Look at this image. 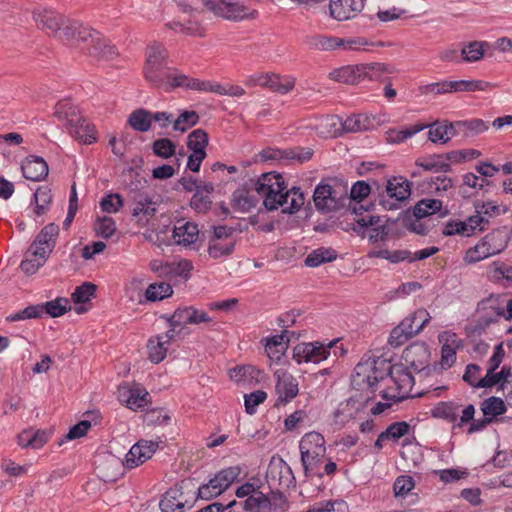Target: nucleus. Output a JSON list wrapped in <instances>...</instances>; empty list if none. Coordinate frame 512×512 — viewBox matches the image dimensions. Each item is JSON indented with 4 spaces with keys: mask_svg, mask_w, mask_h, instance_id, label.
<instances>
[{
    "mask_svg": "<svg viewBox=\"0 0 512 512\" xmlns=\"http://www.w3.org/2000/svg\"><path fill=\"white\" fill-rule=\"evenodd\" d=\"M483 416H501L506 412L504 401L498 397H489L481 403Z\"/></svg>",
    "mask_w": 512,
    "mask_h": 512,
    "instance_id": "4d7b16f0",
    "label": "nucleus"
},
{
    "mask_svg": "<svg viewBox=\"0 0 512 512\" xmlns=\"http://www.w3.org/2000/svg\"><path fill=\"white\" fill-rule=\"evenodd\" d=\"M209 144V137L203 129H194V173L200 171L202 161L206 158V147Z\"/></svg>",
    "mask_w": 512,
    "mask_h": 512,
    "instance_id": "58836bf2",
    "label": "nucleus"
},
{
    "mask_svg": "<svg viewBox=\"0 0 512 512\" xmlns=\"http://www.w3.org/2000/svg\"><path fill=\"white\" fill-rule=\"evenodd\" d=\"M402 359L415 371L422 372L428 368L430 350L425 343L415 342L404 349Z\"/></svg>",
    "mask_w": 512,
    "mask_h": 512,
    "instance_id": "a211bd4d",
    "label": "nucleus"
},
{
    "mask_svg": "<svg viewBox=\"0 0 512 512\" xmlns=\"http://www.w3.org/2000/svg\"><path fill=\"white\" fill-rule=\"evenodd\" d=\"M156 203L147 195H139L134 201L132 216L139 227H145L156 213Z\"/></svg>",
    "mask_w": 512,
    "mask_h": 512,
    "instance_id": "bb28decb",
    "label": "nucleus"
},
{
    "mask_svg": "<svg viewBox=\"0 0 512 512\" xmlns=\"http://www.w3.org/2000/svg\"><path fill=\"white\" fill-rule=\"evenodd\" d=\"M479 317L475 325L468 332L469 338L480 337L486 332L487 327L499 321L504 316V307L500 306L497 299L488 298L479 303Z\"/></svg>",
    "mask_w": 512,
    "mask_h": 512,
    "instance_id": "0eeeda50",
    "label": "nucleus"
},
{
    "mask_svg": "<svg viewBox=\"0 0 512 512\" xmlns=\"http://www.w3.org/2000/svg\"><path fill=\"white\" fill-rule=\"evenodd\" d=\"M33 18L38 28L50 31L55 35L60 26L65 24V16L50 9H36Z\"/></svg>",
    "mask_w": 512,
    "mask_h": 512,
    "instance_id": "a878e982",
    "label": "nucleus"
},
{
    "mask_svg": "<svg viewBox=\"0 0 512 512\" xmlns=\"http://www.w3.org/2000/svg\"><path fill=\"white\" fill-rule=\"evenodd\" d=\"M385 189L387 196L397 202L408 199L411 193L410 182L403 177H393L388 180Z\"/></svg>",
    "mask_w": 512,
    "mask_h": 512,
    "instance_id": "473e14b6",
    "label": "nucleus"
},
{
    "mask_svg": "<svg viewBox=\"0 0 512 512\" xmlns=\"http://www.w3.org/2000/svg\"><path fill=\"white\" fill-rule=\"evenodd\" d=\"M386 72H389L386 65L381 63L356 64L335 68L328 77L342 84L358 85L366 79L377 81Z\"/></svg>",
    "mask_w": 512,
    "mask_h": 512,
    "instance_id": "20e7f679",
    "label": "nucleus"
},
{
    "mask_svg": "<svg viewBox=\"0 0 512 512\" xmlns=\"http://www.w3.org/2000/svg\"><path fill=\"white\" fill-rule=\"evenodd\" d=\"M23 176L31 181H41L48 175L46 161L38 156H30L25 159L21 166Z\"/></svg>",
    "mask_w": 512,
    "mask_h": 512,
    "instance_id": "7c9ffc66",
    "label": "nucleus"
},
{
    "mask_svg": "<svg viewBox=\"0 0 512 512\" xmlns=\"http://www.w3.org/2000/svg\"><path fill=\"white\" fill-rule=\"evenodd\" d=\"M368 404L369 402L366 398H350L345 405L336 411L335 416H340L341 414L346 416L367 414Z\"/></svg>",
    "mask_w": 512,
    "mask_h": 512,
    "instance_id": "de8ad7c7",
    "label": "nucleus"
},
{
    "mask_svg": "<svg viewBox=\"0 0 512 512\" xmlns=\"http://www.w3.org/2000/svg\"><path fill=\"white\" fill-rule=\"evenodd\" d=\"M48 440V434L42 430H23L18 435V444L24 448L40 449Z\"/></svg>",
    "mask_w": 512,
    "mask_h": 512,
    "instance_id": "c9c22d12",
    "label": "nucleus"
},
{
    "mask_svg": "<svg viewBox=\"0 0 512 512\" xmlns=\"http://www.w3.org/2000/svg\"><path fill=\"white\" fill-rule=\"evenodd\" d=\"M426 128H429L428 131V139L433 143L440 142L441 144H446L449 142V137H447V130L444 127L443 121H436L432 124H425Z\"/></svg>",
    "mask_w": 512,
    "mask_h": 512,
    "instance_id": "e2e57ef3",
    "label": "nucleus"
},
{
    "mask_svg": "<svg viewBox=\"0 0 512 512\" xmlns=\"http://www.w3.org/2000/svg\"><path fill=\"white\" fill-rule=\"evenodd\" d=\"M214 186L211 183H204L194 179V210L205 212L212 203L211 194Z\"/></svg>",
    "mask_w": 512,
    "mask_h": 512,
    "instance_id": "2f4dec72",
    "label": "nucleus"
},
{
    "mask_svg": "<svg viewBox=\"0 0 512 512\" xmlns=\"http://www.w3.org/2000/svg\"><path fill=\"white\" fill-rule=\"evenodd\" d=\"M426 128L425 124H416L411 127H406L401 130L390 129L387 131V141L389 143H401L406 139L412 137L416 133L424 130Z\"/></svg>",
    "mask_w": 512,
    "mask_h": 512,
    "instance_id": "864d4df0",
    "label": "nucleus"
},
{
    "mask_svg": "<svg viewBox=\"0 0 512 512\" xmlns=\"http://www.w3.org/2000/svg\"><path fill=\"white\" fill-rule=\"evenodd\" d=\"M228 376L230 380L239 385H254L261 381L263 372L253 365L243 364L230 368Z\"/></svg>",
    "mask_w": 512,
    "mask_h": 512,
    "instance_id": "b1692460",
    "label": "nucleus"
},
{
    "mask_svg": "<svg viewBox=\"0 0 512 512\" xmlns=\"http://www.w3.org/2000/svg\"><path fill=\"white\" fill-rule=\"evenodd\" d=\"M474 416L475 407L472 404L467 405L461 410V405L453 401L440 402L432 410L431 416Z\"/></svg>",
    "mask_w": 512,
    "mask_h": 512,
    "instance_id": "f704fd0d",
    "label": "nucleus"
},
{
    "mask_svg": "<svg viewBox=\"0 0 512 512\" xmlns=\"http://www.w3.org/2000/svg\"><path fill=\"white\" fill-rule=\"evenodd\" d=\"M415 486L411 476L401 475L396 478L393 490L396 497H405Z\"/></svg>",
    "mask_w": 512,
    "mask_h": 512,
    "instance_id": "774afa93",
    "label": "nucleus"
},
{
    "mask_svg": "<svg viewBox=\"0 0 512 512\" xmlns=\"http://www.w3.org/2000/svg\"><path fill=\"white\" fill-rule=\"evenodd\" d=\"M437 212H440L442 217L448 214V210L442 212V201L438 199H422L413 208V215L417 219L433 215Z\"/></svg>",
    "mask_w": 512,
    "mask_h": 512,
    "instance_id": "ea45409f",
    "label": "nucleus"
},
{
    "mask_svg": "<svg viewBox=\"0 0 512 512\" xmlns=\"http://www.w3.org/2000/svg\"><path fill=\"white\" fill-rule=\"evenodd\" d=\"M266 481L272 492L280 496L295 484V477L290 466L283 460L270 463L266 472Z\"/></svg>",
    "mask_w": 512,
    "mask_h": 512,
    "instance_id": "9d476101",
    "label": "nucleus"
},
{
    "mask_svg": "<svg viewBox=\"0 0 512 512\" xmlns=\"http://www.w3.org/2000/svg\"><path fill=\"white\" fill-rule=\"evenodd\" d=\"M337 258V251L330 247H319L311 251L304 263L308 267H318L324 263L332 262Z\"/></svg>",
    "mask_w": 512,
    "mask_h": 512,
    "instance_id": "a19ab883",
    "label": "nucleus"
},
{
    "mask_svg": "<svg viewBox=\"0 0 512 512\" xmlns=\"http://www.w3.org/2000/svg\"><path fill=\"white\" fill-rule=\"evenodd\" d=\"M244 509L251 512H270L269 498L262 492H255L244 501Z\"/></svg>",
    "mask_w": 512,
    "mask_h": 512,
    "instance_id": "8fccbe9b",
    "label": "nucleus"
},
{
    "mask_svg": "<svg viewBox=\"0 0 512 512\" xmlns=\"http://www.w3.org/2000/svg\"><path fill=\"white\" fill-rule=\"evenodd\" d=\"M416 165L430 172H450V164L443 161L442 154H434L416 160Z\"/></svg>",
    "mask_w": 512,
    "mask_h": 512,
    "instance_id": "49530a36",
    "label": "nucleus"
},
{
    "mask_svg": "<svg viewBox=\"0 0 512 512\" xmlns=\"http://www.w3.org/2000/svg\"><path fill=\"white\" fill-rule=\"evenodd\" d=\"M395 364L382 357L362 359L354 368L353 382L373 389L386 377L391 378Z\"/></svg>",
    "mask_w": 512,
    "mask_h": 512,
    "instance_id": "39448f33",
    "label": "nucleus"
},
{
    "mask_svg": "<svg viewBox=\"0 0 512 512\" xmlns=\"http://www.w3.org/2000/svg\"><path fill=\"white\" fill-rule=\"evenodd\" d=\"M158 449V443L148 440H139L135 443L125 456L123 465L126 469L132 470L152 458Z\"/></svg>",
    "mask_w": 512,
    "mask_h": 512,
    "instance_id": "dca6fc26",
    "label": "nucleus"
},
{
    "mask_svg": "<svg viewBox=\"0 0 512 512\" xmlns=\"http://www.w3.org/2000/svg\"><path fill=\"white\" fill-rule=\"evenodd\" d=\"M166 50L158 43H153L146 50L143 68L145 79L152 85L165 90L189 85V79L175 69L166 67Z\"/></svg>",
    "mask_w": 512,
    "mask_h": 512,
    "instance_id": "f03ea898",
    "label": "nucleus"
},
{
    "mask_svg": "<svg viewBox=\"0 0 512 512\" xmlns=\"http://www.w3.org/2000/svg\"><path fill=\"white\" fill-rule=\"evenodd\" d=\"M452 81L444 80L440 82L430 83L420 87V93L423 95L434 94L441 95L446 93H452Z\"/></svg>",
    "mask_w": 512,
    "mask_h": 512,
    "instance_id": "0e129e2a",
    "label": "nucleus"
},
{
    "mask_svg": "<svg viewBox=\"0 0 512 512\" xmlns=\"http://www.w3.org/2000/svg\"><path fill=\"white\" fill-rule=\"evenodd\" d=\"M173 295V288L168 282H155L148 285L144 296L147 302H158Z\"/></svg>",
    "mask_w": 512,
    "mask_h": 512,
    "instance_id": "79ce46f5",
    "label": "nucleus"
},
{
    "mask_svg": "<svg viewBox=\"0 0 512 512\" xmlns=\"http://www.w3.org/2000/svg\"><path fill=\"white\" fill-rule=\"evenodd\" d=\"M301 462L305 475H319L318 469L326 455L324 437L315 431L306 433L299 442Z\"/></svg>",
    "mask_w": 512,
    "mask_h": 512,
    "instance_id": "423d86ee",
    "label": "nucleus"
},
{
    "mask_svg": "<svg viewBox=\"0 0 512 512\" xmlns=\"http://www.w3.org/2000/svg\"><path fill=\"white\" fill-rule=\"evenodd\" d=\"M490 256H492L490 249L482 240L481 242H479L477 245H475L473 248H470L466 252L465 260L468 263H476Z\"/></svg>",
    "mask_w": 512,
    "mask_h": 512,
    "instance_id": "338daca9",
    "label": "nucleus"
},
{
    "mask_svg": "<svg viewBox=\"0 0 512 512\" xmlns=\"http://www.w3.org/2000/svg\"><path fill=\"white\" fill-rule=\"evenodd\" d=\"M440 342L444 341L441 348L440 366L443 370L450 368L456 361V353L462 347V341L455 333L444 332L439 337Z\"/></svg>",
    "mask_w": 512,
    "mask_h": 512,
    "instance_id": "5701e85b",
    "label": "nucleus"
},
{
    "mask_svg": "<svg viewBox=\"0 0 512 512\" xmlns=\"http://www.w3.org/2000/svg\"><path fill=\"white\" fill-rule=\"evenodd\" d=\"M43 316V307L39 304L30 305L23 310L11 313L6 317L8 322L23 321L28 319H38Z\"/></svg>",
    "mask_w": 512,
    "mask_h": 512,
    "instance_id": "6e6d98bb",
    "label": "nucleus"
},
{
    "mask_svg": "<svg viewBox=\"0 0 512 512\" xmlns=\"http://www.w3.org/2000/svg\"><path fill=\"white\" fill-rule=\"evenodd\" d=\"M485 42L473 41L461 49V55L466 62H476L484 55Z\"/></svg>",
    "mask_w": 512,
    "mask_h": 512,
    "instance_id": "13d9d810",
    "label": "nucleus"
},
{
    "mask_svg": "<svg viewBox=\"0 0 512 512\" xmlns=\"http://www.w3.org/2000/svg\"><path fill=\"white\" fill-rule=\"evenodd\" d=\"M337 342L338 339L332 340L328 344L319 341L297 344L293 349V359L298 364L302 362L319 363L330 356L331 349L336 346Z\"/></svg>",
    "mask_w": 512,
    "mask_h": 512,
    "instance_id": "6e6552de",
    "label": "nucleus"
},
{
    "mask_svg": "<svg viewBox=\"0 0 512 512\" xmlns=\"http://www.w3.org/2000/svg\"><path fill=\"white\" fill-rule=\"evenodd\" d=\"M430 316L426 310H418L413 315L406 317L400 323L401 327L408 333V336H415L429 322Z\"/></svg>",
    "mask_w": 512,
    "mask_h": 512,
    "instance_id": "e433bc0d",
    "label": "nucleus"
},
{
    "mask_svg": "<svg viewBox=\"0 0 512 512\" xmlns=\"http://www.w3.org/2000/svg\"><path fill=\"white\" fill-rule=\"evenodd\" d=\"M172 340L175 339L169 337L168 333L150 337L146 345L148 359L154 364L162 362L166 358L168 346Z\"/></svg>",
    "mask_w": 512,
    "mask_h": 512,
    "instance_id": "cd10ccee",
    "label": "nucleus"
},
{
    "mask_svg": "<svg viewBox=\"0 0 512 512\" xmlns=\"http://www.w3.org/2000/svg\"><path fill=\"white\" fill-rule=\"evenodd\" d=\"M275 375L277 376L275 390L278 395L276 406H278L295 398L298 395L299 389L297 379L290 373L277 371Z\"/></svg>",
    "mask_w": 512,
    "mask_h": 512,
    "instance_id": "412c9836",
    "label": "nucleus"
},
{
    "mask_svg": "<svg viewBox=\"0 0 512 512\" xmlns=\"http://www.w3.org/2000/svg\"><path fill=\"white\" fill-rule=\"evenodd\" d=\"M52 194L51 190L47 187H40L34 193V208L33 213L36 217L44 215L51 204Z\"/></svg>",
    "mask_w": 512,
    "mask_h": 512,
    "instance_id": "09e8293b",
    "label": "nucleus"
},
{
    "mask_svg": "<svg viewBox=\"0 0 512 512\" xmlns=\"http://www.w3.org/2000/svg\"><path fill=\"white\" fill-rule=\"evenodd\" d=\"M390 379L395 384L399 399L410 396L414 385V377L406 366H404L402 363L395 364L394 369H392V375Z\"/></svg>",
    "mask_w": 512,
    "mask_h": 512,
    "instance_id": "c85d7f7f",
    "label": "nucleus"
},
{
    "mask_svg": "<svg viewBox=\"0 0 512 512\" xmlns=\"http://www.w3.org/2000/svg\"><path fill=\"white\" fill-rule=\"evenodd\" d=\"M411 432V426L405 421L394 422L389 425L385 431L381 432L377 440L375 441L374 447L379 451L383 448L386 441L397 442L403 438L402 445L408 446L412 444L410 437H407Z\"/></svg>",
    "mask_w": 512,
    "mask_h": 512,
    "instance_id": "aec40b11",
    "label": "nucleus"
},
{
    "mask_svg": "<svg viewBox=\"0 0 512 512\" xmlns=\"http://www.w3.org/2000/svg\"><path fill=\"white\" fill-rule=\"evenodd\" d=\"M80 36L84 42L88 43V54L98 60H113L118 56L116 48L104 39L101 34L93 29L80 31Z\"/></svg>",
    "mask_w": 512,
    "mask_h": 512,
    "instance_id": "9b49d317",
    "label": "nucleus"
},
{
    "mask_svg": "<svg viewBox=\"0 0 512 512\" xmlns=\"http://www.w3.org/2000/svg\"><path fill=\"white\" fill-rule=\"evenodd\" d=\"M235 249V241L228 240L223 241L220 239L211 238L208 244V254L213 259H219L221 257L230 256Z\"/></svg>",
    "mask_w": 512,
    "mask_h": 512,
    "instance_id": "a18cd8bd",
    "label": "nucleus"
},
{
    "mask_svg": "<svg viewBox=\"0 0 512 512\" xmlns=\"http://www.w3.org/2000/svg\"><path fill=\"white\" fill-rule=\"evenodd\" d=\"M305 42L311 49L319 51H332L338 48L355 50L358 46L366 44L362 38L344 40L335 36L320 34L307 37Z\"/></svg>",
    "mask_w": 512,
    "mask_h": 512,
    "instance_id": "ddd939ff",
    "label": "nucleus"
},
{
    "mask_svg": "<svg viewBox=\"0 0 512 512\" xmlns=\"http://www.w3.org/2000/svg\"><path fill=\"white\" fill-rule=\"evenodd\" d=\"M67 129L69 134L81 143L92 144L97 140L95 126L83 117L69 119Z\"/></svg>",
    "mask_w": 512,
    "mask_h": 512,
    "instance_id": "4be33fe9",
    "label": "nucleus"
},
{
    "mask_svg": "<svg viewBox=\"0 0 512 512\" xmlns=\"http://www.w3.org/2000/svg\"><path fill=\"white\" fill-rule=\"evenodd\" d=\"M59 234V227L53 223L46 225L36 237L38 244H45L54 248L55 239Z\"/></svg>",
    "mask_w": 512,
    "mask_h": 512,
    "instance_id": "69168bd1",
    "label": "nucleus"
},
{
    "mask_svg": "<svg viewBox=\"0 0 512 512\" xmlns=\"http://www.w3.org/2000/svg\"><path fill=\"white\" fill-rule=\"evenodd\" d=\"M94 230L98 236L108 239L116 232V223L113 218L104 216L97 219Z\"/></svg>",
    "mask_w": 512,
    "mask_h": 512,
    "instance_id": "052dcab7",
    "label": "nucleus"
},
{
    "mask_svg": "<svg viewBox=\"0 0 512 512\" xmlns=\"http://www.w3.org/2000/svg\"><path fill=\"white\" fill-rule=\"evenodd\" d=\"M204 7L217 16L239 21L249 17V8L239 0H202Z\"/></svg>",
    "mask_w": 512,
    "mask_h": 512,
    "instance_id": "f8f14e48",
    "label": "nucleus"
},
{
    "mask_svg": "<svg viewBox=\"0 0 512 512\" xmlns=\"http://www.w3.org/2000/svg\"><path fill=\"white\" fill-rule=\"evenodd\" d=\"M496 369L488 368L487 373L484 378L480 379L477 382L476 387L479 388H487L492 387L500 382H502V386L505 382H508L509 378L512 376L511 367L503 366L500 372H495Z\"/></svg>",
    "mask_w": 512,
    "mask_h": 512,
    "instance_id": "37998d69",
    "label": "nucleus"
},
{
    "mask_svg": "<svg viewBox=\"0 0 512 512\" xmlns=\"http://www.w3.org/2000/svg\"><path fill=\"white\" fill-rule=\"evenodd\" d=\"M152 112L146 109H136L128 117V124L138 132H147L152 126Z\"/></svg>",
    "mask_w": 512,
    "mask_h": 512,
    "instance_id": "c03bdc74",
    "label": "nucleus"
},
{
    "mask_svg": "<svg viewBox=\"0 0 512 512\" xmlns=\"http://www.w3.org/2000/svg\"><path fill=\"white\" fill-rule=\"evenodd\" d=\"M118 399L133 411L144 410L150 403L149 393L138 384L119 386Z\"/></svg>",
    "mask_w": 512,
    "mask_h": 512,
    "instance_id": "4468645a",
    "label": "nucleus"
},
{
    "mask_svg": "<svg viewBox=\"0 0 512 512\" xmlns=\"http://www.w3.org/2000/svg\"><path fill=\"white\" fill-rule=\"evenodd\" d=\"M347 200L348 186L337 178L323 179L313 194L316 209L323 213L341 209Z\"/></svg>",
    "mask_w": 512,
    "mask_h": 512,
    "instance_id": "7ed1b4c3",
    "label": "nucleus"
},
{
    "mask_svg": "<svg viewBox=\"0 0 512 512\" xmlns=\"http://www.w3.org/2000/svg\"><path fill=\"white\" fill-rule=\"evenodd\" d=\"M254 179H250L243 186L237 188L231 198V205L234 210L247 213L252 208H255L262 198L257 190L254 188L252 183L256 182Z\"/></svg>",
    "mask_w": 512,
    "mask_h": 512,
    "instance_id": "2eb2a0df",
    "label": "nucleus"
},
{
    "mask_svg": "<svg viewBox=\"0 0 512 512\" xmlns=\"http://www.w3.org/2000/svg\"><path fill=\"white\" fill-rule=\"evenodd\" d=\"M55 115L60 120H66L68 124L69 119L78 118L77 107L67 99L61 100L55 106Z\"/></svg>",
    "mask_w": 512,
    "mask_h": 512,
    "instance_id": "680f3d73",
    "label": "nucleus"
},
{
    "mask_svg": "<svg viewBox=\"0 0 512 512\" xmlns=\"http://www.w3.org/2000/svg\"><path fill=\"white\" fill-rule=\"evenodd\" d=\"M252 185L263 197V205L269 211L283 207L284 213L292 214L304 204V196L300 188L292 187L288 190L281 174L263 173Z\"/></svg>",
    "mask_w": 512,
    "mask_h": 512,
    "instance_id": "f257e3e1",
    "label": "nucleus"
},
{
    "mask_svg": "<svg viewBox=\"0 0 512 512\" xmlns=\"http://www.w3.org/2000/svg\"><path fill=\"white\" fill-rule=\"evenodd\" d=\"M483 241L490 249L491 255H495L503 251L507 245V236L503 230H494L487 234Z\"/></svg>",
    "mask_w": 512,
    "mask_h": 512,
    "instance_id": "3c124183",
    "label": "nucleus"
},
{
    "mask_svg": "<svg viewBox=\"0 0 512 512\" xmlns=\"http://www.w3.org/2000/svg\"><path fill=\"white\" fill-rule=\"evenodd\" d=\"M85 29L89 28L65 17V24L60 26V30L54 36L74 45L78 42H84L80 36V31Z\"/></svg>",
    "mask_w": 512,
    "mask_h": 512,
    "instance_id": "72a5a7b5",
    "label": "nucleus"
},
{
    "mask_svg": "<svg viewBox=\"0 0 512 512\" xmlns=\"http://www.w3.org/2000/svg\"><path fill=\"white\" fill-rule=\"evenodd\" d=\"M40 305L43 307V315L47 314L53 318L64 315L70 309V302L67 298H56Z\"/></svg>",
    "mask_w": 512,
    "mask_h": 512,
    "instance_id": "5fc2aeb1",
    "label": "nucleus"
},
{
    "mask_svg": "<svg viewBox=\"0 0 512 512\" xmlns=\"http://www.w3.org/2000/svg\"><path fill=\"white\" fill-rule=\"evenodd\" d=\"M247 85H258L266 87L280 94H287L295 86V79L292 77H282L277 74H259L251 76L247 80Z\"/></svg>",
    "mask_w": 512,
    "mask_h": 512,
    "instance_id": "f3484780",
    "label": "nucleus"
},
{
    "mask_svg": "<svg viewBox=\"0 0 512 512\" xmlns=\"http://www.w3.org/2000/svg\"><path fill=\"white\" fill-rule=\"evenodd\" d=\"M191 224L188 221L178 220L173 230V240L177 245L190 246L192 244Z\"/></svg>",
    "mask_w": 512,
    "mask_h": 512,
    "instance_id": "603ef678",
    "label": "nucleus"
},
{
    "mask_svg": "<svg viewBox=\"0 0 512 512\" xmlns=\"http://www.w3.org/2000/svg\"><path fill=\"white\" fill-rule=\"evenodd\" d=\"M191 498V483L189 480L181 481L170 488L162 497L159 507L162 512H184Z\"/></svg>",
    "mask_w": 512,
    "mask_h": 512,
    "instance_id": "1a4fd4ad",
    "label": "nucleus"
},
{
    "mask_svg": "<svg viewBox=\"0 0 512 512\" xmlns=\"http://www.w3.org/2000/svg\"><path fill=\"white\" fill-rule=\"evenodd\" d=\"M96 286L90 282H85L78 286L71 295V299L75 304H83L94 296Z\"/></svg>",
    "mask_w": 512,
    "mask_h": 512,
    "instance_id": "bf43d9fd",
    "label": "nucleus"
},
{
    "mask_svg": "<svg viewBox=\"0 0 512 512\" xmlns=\"http://www.w3.org/2000/svg\"><path fill=\"white\" fill-rule=\"evenodd\" d=\"M241 474V468L239 466H230L218 471L212 478L213 483L217 485V491L223 493L227 490L235 481H237Z\"/></svg>",
    "mask_w": 512,
    "mask_h": 512,
    "instance_id": "4c0bfd02",
    "label": "nucleus"
},
{
    "mask_svg": "<svg viewBox=\"0 0 512 512\" xmlns=\"http://www.w3.org/2000/svg\"><path fill=\"white\" fill-rule=\"evenodd\" d=\"M368 0H330V16L337 21L355 18L361 13Z\"/></svg>",
    "mask_w": 512,
    "mask_h": 512,
    "instance_id": "6ab92c4d",
    "label": "nucleus"
},
{
    "mask_svg": "<svg viewBox=\"0 0 512 512\" xmlns=\"http://www.w3.org/2000/svg\"><path fill=\"white\" fill-rule=\"evenodd\" d=\"M505 419L506 418H459V421L454 422L452 425V433L458 434L466 432L469 435L474 434L484 430L491 423Z\"/></svg>",
    "mask_w": 512,
    "mask_h": 512,
    "instance_id": "c756f323",
    "label": "nucleus"
},
{
    "mask_svg": "<svg viewBox=\"0 0 512 512\" xmlns=\"http://www.w3.org/2000/svg\"><path fill=\"white\" fill-rule=\"evenodd\" d=\"M170 329L166 332L169 337L174 339L188 335L190 333L189 325L192 323V309H177L169 318Z\"/></svg>",
    "mask_w": 512,
    "mask_h": 512,
    "instance_id": "393cba45",
    "label": "nucleus"
}]
</instances>
